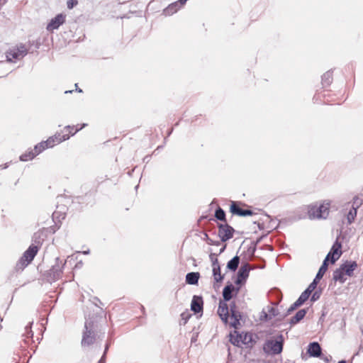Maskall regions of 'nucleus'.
I'll use <instances>...</instances> for the list:
<instances>
[{
    "instance_id": "obj_1",
    "label": "nucleus",
    "mask_w": 363,
    "mask_h": 363,
    "mask_svg": "<svg viewBox=\"0 0 363 363\" xmlns=\"http://www.w3.org/2000/svg\"><path fill=\"white\" fill-rule=\"evenodd\" d=\"M330 202L325 201L320 205L313 204L308 206V216L310 219H325L330 212Z\"/></svg>"
},
{
    "instance_id": "obj_2",
    "label": "nucleus",
    "mask_w": 363,
    "mask_h": 363,
    "mask_svg": "<svg viewBox=\"0 0 363 363\" xmlns=\"http://www.w3.org/2000/svg\"><path fill=\"white\" fill-rule=\"evenodd\" d=\"M284 337L279 335L277 337L274 339H269L265 341L263 345V351L267 354H279L283 350Z\"/></svg>"
},
{
    "instance_id": "obj_3",
    "label": "nucleus",
    "mask_w": 363,
    "mask_h": 363,
    "mask_svg": "<svg viewBox=\"0 0 363 363\" xmlns=\"http://www.w3.org/2000/svg\"><path fill=\"white\" fill-rule=\"evenodd\" d=\"M84 329L81 344L82 347H88L95 342L96 335L94 330V324L91 321L86 320L85 322Z\"/></svg>"
},
{
    "instance_id": "obj_4",
    "label": "nucleus",
    "mask_w": 363,
    "mask_h": 363,
    "mask_svg": "<svg viewBox=\"0 0 363 363\" xmlns=\"http://www.w3.org/2000/svg\"><path fill=\"white\" fill-rule=\"evenodd\" d=\"M38 252L37 246L31 245L28 249L23 253L19 261L16 264L18 269L23 270L26 266H28Z\"/></svg>"
},
{
    "instance_id": "obj_5",
    "label": "nucleus",
    "mask_w": 363,
    "mask_h": 363,
    "mask_svg": "<svg viewBox=\"0 0 363 363\" xmlns=\"http://www.w3.org/2000/svg\"><path fill=\"white\" fill-rule=\"evenodd\" d=\"M28 53V50L24 45H20L19 46L10 49L6 55V60L12 62L15 60H21L25 57Z\"/></svg>"
},
{
    "instance_id": "obj_6",
    "label": "nucleus",
    "mask_w": 363,
    "mask_h": 363,
    "mask_svg": "<svg viewBox=\"0 0 363 363\" xmlns=\"http://www.w3.org/2000/svg\"><path fill=\"white\" fill-rule=\"evenodd\" d=\"M230 341L233 345L238 347L241 344L250 345L252 342V335L250 333H240L235 335L230 334Z\"/></svg>"
},
{
    "instance_id": "obj_7",
    "label": "nucleus",
    "mask_w": 363,
    "mask_h": 363,
    "mask_svg": "<svg viewBox=\"0 0 363 363\" xmlns=\"http://www.w3.org/2000/svg\"><path fill=\"white\" fill-rule=\"evenodd\" d=\"M65 263L66 262L60 261V258H56V264L52 267L49 273V277L52 281H57L61 277Z\"/></svg>"
},
{
    "instance_id": "obj_8",
    "label": "nucleus",
    "mask_w": 363,
    "mask_h": 363,
    "mask_svg": "<svg viewBox=\"0 0 363 363\" xmlns=\"http://www.w3.org/2000/svg\"><path fill=\"white\" fill-rule=\"evenodd\" d=\"M233 232L234 229L227 224H220L219 225L218 236L223 242H225L230 239L233 235Z\"/></svg>"
},
{
    "instance_id": "obj_9",
    "label": "nucleus",
    "mask_w": 363,
    "mask_h": 363,
    "mask_svg": "<svg viewBox=\"0 0 363 363\" xmlns=\"http://www.w3.org/2000/svg\"><path fill=\"white\" fill-rule=\"evenodd\" d=\"M65 21V15L62 13L57 14L55 18H52L47 26L48 31H53L57 29Z\"/></svg>"
},
{
    "instance_id": "obj_10",
    "label": "nucleus",
    "mask_w": 363,
    "mask_h": 363,
    "mask_svg": "<svg viewBox=\"0 0 363 363\" xmlns=\"http://www.w3.org/2000/svg\"><path fill=\"white\" fill-rule=\"evenodd\" d=\"M250 270V266L249 264L245 263L242 264L238 272V277L235 281L236 284H240L244 281L249 276Z\"/></svg>"
},
{
    "instance_id": "obj_11",
    "label": "nucleus",
    "mask_w": 363,
    "mask_h": 363,
    "mask_svg": "<svg viewBox=\"0 0 363 363\" xmlns=\"http://www.w3.org/2000/svg\"><path fill=\"white\" fill-rule=\"evenodd\" d=\"M341 243H340L337 240L335 242L332 248L328 255H330V259L331 263H335L336 260H337L342 255L341 249Z\"/></svg>"
},
{
    "instance_id": "obj_12",
    "label": "nucleus",
    "mask_w": 363,
    "mask_h": 363,
    "mask_svg": "<svg viewBox=\"0 0 363 363\" xmlns=\"http://www.w3.org/2000/svg\"><path fill=\"white\" fill-rule=\"evenodd\" d=\"M340 267L347 276L352 277L354 271L357 268V263L355 261H346Z\"/></svg>"
},
{
    "instance_id": "obj_13",
    "label": "nucleus",
    "mask_w": 363,
    "mask_h": 363,
    "mask_svg": "<svg viewBox=\"0 0 363 363\" xmlns=\"http://www.w3.org/2000/svg\"><path fill=\"white\" fill-rule=\"evenodd\" d=\"M218 314L221 320L226 323L229 316L228 306L226 303L220 302L218 308Z\"/></svg>"
},
{
    "instance_id": "obj_14",
    "label": "nucleus",
    "mask_w": 363,
    "mask_h": 363,
    "mask_svg": "<svg viewBox=\"0 0 363 363\" xmlns=\"http://www.w3.org/2000/svg\"><path fill=\"white\" fill-rule=\"evenodd\" d=\"M53 147V138H48L46 141L41 142L36 145L34 147L33 152L36 153V155L40 154L42 151L48 147Z\"/></svg>"
},
{
    "instance_id": "obj_15",
    "label": "nucleus",
    "mask_w": 363,
    "mask_h": 363,
    "mask_svg": "<svg viewBox=\"0 0 363 363\" xmlns=\"http://www.w3.org/2000/svg\"><path fill=\"white\" fill-rule=\"evenodd\" d=\"M203 299L200 296H194L191 304V309L196 313L202 311L203 310Z\"/></svg>"
},
{
    "instance_id": "obj_16",
    "label": "nucleus",
    "mask_w": 363,
    "mask_h": 363,
    "mask_svg": "<svg viewBox=\"0 0 363 363\" xmlns=\"http://www.w3.org/2000/svg\"><path fill=\"white\" fill-rule=\"evenodd\" d=\"M308 352L311 357H320L321 354V347L318 342H313L309 344Z\"/></svg>"
},
{
    "instance_id": "obj_17",
    "label": "nucleus",
    "mask_w": 363,
    "mask_h": 363,
    "mask_svg": "<svg viewBox=\"0 0 363 363\" xmlns=\"http://www.w3.org/2000/svg\"><path fill=\"white\" fill-rule=\"evenodd\" d=\"M345 275V272L342 269L341 267H340L333 272V279L335 281L343 284L346 281Z\"/></svg>"
},
{
    "instance_id": "obj_18",
    "label": "nucleus",
    "mask_w": 363,
    "mask_h": 363,
    "mask_svg": "<svg viewBox=\"0 0 363 363\" xmlns=\"http://www.w3.org/2000/svg\"><path fill=\"white\" fill-rule=\"evenodd\" d=\"M199 277V272H189L186 275V281L189 284L194 285L198 283Z\"/></svg>"
},
{
    "instance_id": "obj_19",
    "label": "nucleus",
    "mask_w": 363,
    "mask_h": 363,
    "mask_svg": "<svg viewBox=\"0 0 363 363\" xmlns=\"http://www.w3.org/2000/svg\"><path fill=\"white\" fill-rule=\"evenodd\" d=\"M330 259V255H327L325 259L323 261V264L320 267L317 274H316V279H320L323 277L324 274L327 271L328 269V261Z\"/></svg>"
},
{
    "instance_id": "obj_20",
    "label": "nucleus",
    "mask_w": 363,
    "mask_h": 363,
    "mask_svg": "<svg viewBox=\"0 0 363 363\" xmlns=\"http://www.w3.org/2000/svg\"><path fill=\"white\" fill-rule=\"evenodd\" d=\"M180 6L179 5V2H174L169 5L164 10V13L165 16H171L176 13L179 9Z\"/></svg>"
},
{
    "instance_id": "obj_21",
    "label": "nucleus",
    "mask_w": 363,
    "mask_h": 363,
    "mask_svg": "<svg viewBox=\"0 0 363 363\" xmlns=\"http://www.w3.org/2000/svg\"><path fill=\"white\" fill-rule=\"evenodd\" d=\"M306 313H307L306 309L299 310L296 313V315L291 318V319L290 320V323L293 324V325L298 323L299 321H301L305 317Z\"/></svg>"
},
{
    "instance_id": "obj_22",
    "label": "nucleus",
    "mask_w": 363,
    "mask_h": 363,
    "mask_svg": "<svg viewBox=\"0 0 363 363\" xmlns=\"http://www.w3.org/2000/svg\"><path fill=\"white\" fill-rule=\"evenodd\" d=\"M235 303L233 305H230L231 318L233 319H234V321L231 323V325L235 328L236 325L240 323L239 320H240L241 315L238 312L235 311Z\"/></svg>"
},
{
    "instance_id": "obj_23",
    "label": "nucleus",
    "mask_w": 363,
    "mask_h": 363,
    "mask_svg": "<svg viewBox=\"0 0 363 363\" xmlns=\"http://www.w3.org/2000/svg\"><path fill=\"white\" fill-rule=\"evenodd\" d=\"M69 134H61L57 133L54 136L50 137L49 138H53V146L56 144H59L65 140H67L69 138Z\"/></svg>"
},
{
    "instance_id": "obj_24",
    "label": "nucleus",
    "mask_w": 363,
    "mask_h": 363,
    "mask_svg": "<svg viewBox=\"0 0 363 363\" xmlns=\"http://www.w3.org/2000/svg\"><path fill=\"white\" fill-rule=\"evenodd\" d=\"M32 323H33V322L29 323V324L25 327V333L22 335L23 337V342H25V344L28 343L29 338H33V331L31 330Z\"/></svg>"
},
{
    "instance_id": "obj_25",
    "label": "nucleus",
    "mask_w": 363,
    "mask_h": 363,
    "mask_svg": "<svg viewBox=\"0 0 363 363\" xmlns=\"http://www.w3.org/2000/svg\"><path fill=\"white\" fill-rule=\"evenodd\" d=\"M240 258L238 256H235L233 259H231L227 264V268L230 270L235 272L239 265Z\"/></svg>"
},
{
    "instance_id": "obj_26",
    "label": "nucleus",
    "mask_w": 363,
    "mask_h": 363,
    "mask_svg": "<svg viewBox=\"0 0 363 363\" xmlns=\"http://www.w3.org/2000/svg\"><path fill=\"white\" fill-rule=\"evenodd\" d=\"M234 290V286L230 284L226 286L223 291V296L225 301H230L232 298V292Z\"/></svg>"
},
{
    "instance_id": "obj_27",
    "label": "nucleus",
    "mask_w": 363,
    "mask_h": 363,
    "mask_svg": "<svg viewBox=\"0 0 363 363\" xmlns=\"http://www.w3.org/2000/svg\"><path fill=\"white\" fill-rule=\"evenodd\" d=\"M213 275L216 282L221 281L223 279V276L220 274V265L213 266Z\"/></svg>"
},
{
    "instance_id": "obj_28",
    "label": "nucleus",
    "mask_w": 363,
    "mask_h": 363,
    "mask_svg": "<svg viewBox=\"0 0 363 363\" xmlns=\"http://www.w3.org/2000/svg\"><path fill=\"white\" fill-rule=\"evenodd\" d=\"M333 80V73L330 71L326 72L322 76V84L323 86H328L331 84Z\"/></svg>"
},
{
    "instance_id": "obj_29",
    "label": "nucleus",
    "mask_w": 363,
    "mask_h": 363,
    "mask_svg": "<svg viewBox=\"0 0 363 363\" xmlns=\"http://www.w3.org/2000/svg\"><path fill=\"white\" fill-rule=\"evenodd\" d=\"M35 156H36V153H35L33 152V150H30V151H28V152H25L24 154L21 155L20 157V160L21 161L26 162V161L32 160Z\"/></svg>"
},
{
    "instance_id": "obj_30",
    "label": "nucleus",
    "mask_w": 363,
    "mask_h": 363,
    "mask_svg": "<svg viewBox=\"0 0 363 363\" xmlns=\"http://www.w3.org/2000/svg\"><path fill=\"white\" fill-rule=\"evenodd\" d=\"M311 293L312 292L309 289H306L298 297V302L303 305L308 300Z\"/></svg>"
},
{
    "instance_id": "obj_31",
    "label": "nucleus",
    "mask_w": 363,
    "mask_h": 363,
    "mask_svg": "<svg viewBox=\"0 0 363 363\" xmlns=\"http://www.w3.org/2000/svg\"><path fill=\"white\" fill-rule=\"evenodd\" d=\"M356 216H357V209L352 207V208L350 210V211L348 212V213L347 215V223L349 224H351L352 223H353Z\"/></svg>"
},
{
    "instance_id": "obj_32",
    "label": "nucleus",
    "mask_w": 363,
    "mask_h": 363,
    "mask_svg": "<svg viewBox=\"0 0 363 363\" xmlns=\"http://www.w3.org/2000/svg\"><path fill=\"white\" fill-rule=\"evenodd\" d=\"M230 211L233 214H236L238 216H241L242 211H243V209L238 206L235 202H232V204L230 206Z\"/></svg>"
},
{
    "instance_id": "obj_33",
    "label": "nucleus",
    "mask_w": 363,
    "mask_h": 363,
    "mask_svg": "<svg viewBox=\"0 0 363 363\" xmlns=\"http://www.w3.org/2000/svg\"><path fill=\"white\" fill-rule=\"evenodd\" d=\"M215 216L219 220H225V213L224 211L220 208H218L216 211Z\"/></svg>"
},
{
    "instance_id": "obj_34",
    "label": "nucleus",
    "mask_w": 363,
    "mask_h": 363,
    "mask_svg": "<svg viewBox=\"0 0 363 363\" xmlns=\"http://www.w3.org/2000/svg\"><path fill=\"white\" fill-rule=\"evenodd\" d=\"M363 203V201L362 199H359V197L357 196H355L353 199V204H352V208H354L355 209L357 210V208L362 206V204Z\"/></svg>"
},
{
    "instance_id": "obj_35",
    "label": "nucleus",
    "mask_w": 363,
    "mask_h": 363,
    "mask_svg": "<svg viewBox=\"0 0 363 363\" xmlns=\"http://www.w3.org/2000/svg\"><path fill=\"white\" fill-rule=\"evenodd\" d=\"M302 304L298 302V300L297 299L288 309L287 312L288 313H291L292 311H294L295 309H296L298 307L301 306Z\"/></svg>"
},
{
    "instance_id": "obj_36",
    "label": "nucleus",
    "mask_w": 363,
    "mask_h": 363,
    "mask_svg": "<svg viewBox=\"0 0 363 363\" xmlns=\"http://www.w3.org/2000/svg\"><path fill=\"white\" fill-rule=\"evenodd\" d=\"M319 280L320 279H316V277H315V279H313V281L309 284V286H308L307 289H309L311 292H313L315 290V289L316 288Z\"/></svg>"
},
{
    "instance_id": "obj_37",
    "label": "nucleus",
    "mask_w": 363,
    "mask_h": 363,
    "mask_svg": "<svg viewBox=\"0 0 363 363\" xmlns=\"http://www.w3.org/2000/svg\"><path fill=\"white\" fill-rule=\"evenodd\" d=\"M209 258L212 262V266H216V265L219 264L218 260V259L216 257V255L215 253H211L209 255Z\"/></svg>"
},
{
    "instance_id": "obj_38",
    "label": "nucleus",
    "mask_w": 363,
    "mask_h": 363,
    "mask_svg": "<svg viewBox=\"0 0 363 363\" xmlns=\"http://www.w3.org/2000/svg\"><path fill=\"white\" fill-rule=\"evenodd\" d=\"M77 0H68L67 2V6L69 9H72L74 6H77Z\"/></svg>"
},
{
    "instance_id": "obj_39",
    "label": "nucleus",
    "mask_w": 363,
    "mask_h": 363,
    "mask_svg": "<svg viewBox=\"0 0 363 363\" xmlns=\"http://www.w3.org/2000/svg\"><path fill=\"white\" fill-rule=\"evenodd\" d=\"M320 292L316 291L312 294L311 301L314 302V301H317L320 298Z\"/></svg>"
},
{
    "instance_id": "obj_40",
    "label": "nucleus",
    "mask_w": 363,
    "mask_h": 363,
    "mask_svg": "<svg viewBox=\"0 0 363 363\" xmlns=\"http://www.w3.org/2000/svg\"><path fill=\"white\" fill-rule=\"evenodd\" d=\"M252 214L253 213L250 210H243L241 216H252Z\"/></svg>"
},
{
    "instance_id": "obj_41",
    "label": "nucleus",
    "mask_w": 363,
    "mask_h": 363,
    "mask_svg": "<svg viewBox=\"0 0 363 363\" xmlns=\"http://www.w3.org/2000/svg\"><path fill=\"white\" fill-rule=\"evenodd\" d=\"M105 357H106V354H105V353H104L103 356L101 357V358L100 359V360L99 361L98 363H105L106 362Z\"/></svg>"
},
{
    "instance_id": "obj_42",
    "label": "nucleus",
    "mask_w": 363,
    "mask_h": 363,
    "mask_svg": "<svg viewBox=\"0 0 363 363\" xmlns=\"http://www.w3.org/2000/svg\"><path fill=\"white\" fill-rule=\"evenodd\" d=\"M187 1L188 0H179L177 2H179V5L180 6V7H182L183 5L186 4Z\"/></svg>"
},
{
    "instance_id": "obj_43",
    "label": "nucleus",
    "mask_w": 363,
    "mask_h": 363,
    "mask_svg": "<svg viewBox=\"0 0 363 363\" xmlns=\"http://www.w3.org/2000/svg\"><path fill=\"white\" fill-rule=\"evenodd\" d=\"M331 359V357H325L323 358L324 361L326 362V363H329L330 359Z\"/></svg>"
},
{
    "instance_id": "obj_44",
    "label": "nucleus",
    "mask_w": 363,
    "mask_h": 363,
    "mask_svg": "<svg viewBox=\"0 0 363 363\" xmlns=\"http://www.w3.org/2000/svg\"><path fill=\"white\" fill-rule=\"evenodd\" d=\"M82 127H81L80 128H77V129L75 130V131H74L73 133H72V135H74L77 131H79V130L80 129H82Z\"/></svg>"
},
{
    "instance_id": "obj_45",
    "label": "nucleus",
    "mask_w": 363,
    "mask_h": 363,
    "mask_svg": "<svg viewBox=\"0 0 363 363\" xmlns=\"http://www.w3.org/2000/svg\"><path fill=\"white\" fill-rule=\"evenodd\" d=\"M108 349V345H106V347H105V350H104L105 354H106V352H107Z\"/></svg>"
},
{
    "instance_id": "obj_46",
    "label": "nucleus",
    "mask_w": 363,
    "mask_h": 363,
    "mask_svg": "<svg viewBox=\"0 0 363 363\" xmlns=\"http://www.w3.org/2000/svg\"><path fill=\"white\" fill-rule=\"evenodd\" d=\"M8 167V166H7V164H4V166H1H1H0V168H1V169H6V167Z\"/></svg>"
},
{
    "instance_id": "obj_47",
    "label": "nucleus",
    "mask_w": 363,
    "mask_h": 363,
    "mask_svg": "<svg viewBox=\"0 0 363 363\" xmlns=\"http://www.w3.org/2000/svg\"><path fill=\"white\" fill-rule=\"evenodd\" d=\"M225 248V246H224L222 249H220V253H222L224 251Z\"/></svg>"
},
{
    "instance_id": "obj_48",
    "label": "nucleus",
    "mask_w": 363,
    "mask_h": 363,
    "mask_svg": "<svg viewBox=\"0 0 363 363\" xmlns=\"http://www.w3.org/2000/svg\"><path fill=\"white\" fill-rule=\"evenodd\" d=\"M89 250H87V251H84V252H83V254H84V255H87V254H89Z\"/></svg>"
},
{
    "instance_id": "obj_49",
    "label": "nucleus",
    "mask_w": 363,
    "mask_h": 363,
    "mask_svg": "<svg viewBox=\"0 0 363 363\" xmlns=\"http://www.w3.org/2000/svg\"><path fill=\"white\" fill-rule=\"evenodd\" d=\"M76 90H77L78 92H79V93L82 91V90L81 89H77Z\"/></svg>"
},
{
    "instance_id": "obj_50",
    "label": "nucleus",
    "mask_w": 363,
    "mask_h": 363,
    "mask_svg": "<svg viewBox=\"0 0 363 363\" xmlns=\"http://www.w3.org/2000/svg\"><path fill=\"white\" fill-rule=\"evenodd\" d=\"M338 363H346V362L345 360H341Z\"/></svg>"
},
{
    "instance_id": "obj_51",
    "label": "nucleus",
    "mask_w": 363,
    "mask_h": 363,
    "mask_svg": "<svg viewBox=\"0 0 363 363\" xmlns=\"http://www.w3.org/2000/svg\"><path fill=\"white\" fill-rule=\"evenodd\" d=\"M67 129L71 128V129H72V130H73V129H74V126H73V127L67 126Z\"/></svg>"
},
{
    "instance_id": "obj_52",
    "label": "nucleus",
    "mask_w": 363,
    "mask_h": 363,
    "mask_svg": "<svg viewBox=\"0 0 363 363\" xmlns=\"http://www.w3.org/2000/svg\"><path fill=\"white\" fill-rule=\"evenodd\" d=\"M72 91H65V94H67V93H72Z\"/></svg>"
}]
</instances>
